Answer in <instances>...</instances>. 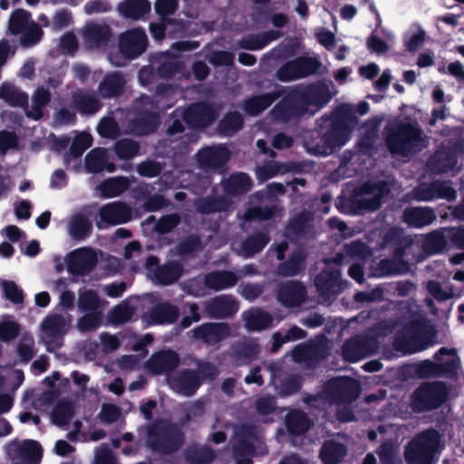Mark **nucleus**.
<instances>
[{
	"label": "nucleus",
	"mask_w": 464,
	"mask_h": 464,
	"mask_svg": "<svg viewBox=\"0 0 464 464\" xmlns=\"http://www.w3.org/2000/svg\"><path fill=\"white\" fill-rule=\"evenodd\" d=\"M101 421L104 423H111L119 420L121 411L119 408L112 404L103 405L99 414Z\"/></svg>",
	"instance_id": "obj_61"
},
{
	"label": "nucleus",
	"mask_w": 464,
	"mask_h": 464,
	"mask_svg": "<svg viewBox=\"0 0 464 464\" xmlns=\"http://www.w3.org/2000/svg\"><path fill=\"white\" fill-rule=\"evenodd\" d=\"M50 100V93L44 88L36 90L32 100V111L26 112L28 117L38 120L42 117V107L46 105Z\"/></svg>",
	"instance_id": "obj_43"
},
{
	"label": "nucleus",
	"mask_w": 464,
	"mask_h": 464,
	"mask_svg": "<svg viewBox=\"0 0 464 464\" xmlns=\"http://www.w3.org/2000/svg\"><path fill=\"white\" fill-rule=\"evenodd\" d=\"M214 459V452L207 448H202L188 456V460L193 464H206Z\"/></svg>",
	"instance_id": "obj_63"
},
{
	"label": "nucleus",
	"mask_w": 464,
	"mask_h": 464,
	"mask_svg": "<svg viewBox=\"0 0 464 464\" xmlns=\"http://www.w3.org/2000/svg\"><path fill=\"white\" fill-rule=\"evenodd\" d=\"M245 326L249 331H259L272 323L270 315L258 309H251L243 314Z\"/></svg>",
	"instance_id": "obj_29"
},
{
	"label": "nucleus",
	"mask_w": 464,
	"mask_h": 464,
	"mask_svg": "<svg viewBox=\"0 0 464 464\" xmlns=\"http://www.w3.org/2000/svg\"><path fill=\"white\" fill-rule=\"evenodd\" d=\"M464 249V225L437 229V254Z\"/></svg>",
	"instance_id": "obj_14"
},
{
	"label": "nucleus",
	"mask_w": 464,
	"mask_h": 464,
	"mask_svg": "<svg viewBox=\"0 0 464 464\" xmlns=\"http://www.w3.org/2000/svg\"><path fill=\"white\" fill-rule=\"evenodd\" d=\"M251 180L246 174L238 173L231 176L225 182V189L229 195L246 192L251 188Z\"/></svg>",
	"instance_id": "obj_37"
},
{
	"label": "nucleus",
	"mask_w": 464,
	"mask_h": 464,
	"mask_svg": "<svg viewBox=\"0 0 464 464\" xmlns=\"http://www.w3.org/2000/svg\"><path fill=\"white\" fill-rule=\"evenodd\" d=\"M435 449V431L428 430L416 437L406 448L408 464H430Z\"/></svg>",
	"instance_id": "obj_4"
},
{
	"label": "nucleus",
	"mask_w": 464,
	"mask_h": 464,
	"mask_svg": "<svg viewBox=\"0 0 464 464\" xmlns=\"http://www.w3.org/2000/svg\"><path fill=\"white\" fill-rule=\"evenodd\" d=\"M435 403V385L426 383L420 386L414 393L413 407L417 411H425L433 408Z\"/></svg>",
	"instance_id": "obj_27"
},
{
	"label": "nucleus",
	"mask_w": 464,
	"mask_h": 464,
	"mask_svg": "<svg viewBox=\"0 0 464 464\" xmlns=\"http://www.w3.org/2000/svg\"><path fill=\"white\" fill-rule=\"evenodd\" d=\"M343 356L347 361L357 362L367 355L358 340L346 342L343 348Z\"/></svg>",
	"instance_id": "obj_49"
},
{
	"label": "nucleus",
	"mask_w": 464,
	"mask_h": 464,
	"mask_svg": "<svg viewBox=\"0 0 464 464\" xmlns=\"http://www.w3.org/2000/svg\"><path fill=\"white\" fill-rule=\"evenodd\" d=\"M303 337L304 331L297 326H293L290 328L285 336H282V334L279 333H276L274 334V344L272 350L276 352L282 343L289 341H295Z\"/></svg>",
	"instance_id": "obj_57"
},
{
	"label": "nucleus",
	"mask_w": 464,
	"mask_h": 464,
	"mask_svg": "<svg viewBox=\"0 0 464 464\" xmlns=\"http://www.w3.org/2000/svg\"><path fill=\"white\" fill-rule=\"evenodd\" d=\"M159 260L155 256H150L147 259V270L154 280L161 285H169L176 281L181 275V269L179 264L169 263L160 268H156Z\"/></svg>",
	"instance_id": "obj_17"
},
{
	"label": "nucleus",
	"mask_w": 464,
	"mask_h": 464,
	"mask_svg": "<svg viewBox=\"0 0 464 464\" xmlns=\"http://www.w3.org/2000/svg\"><path fill=\"white\" fill-rule=\"evenodd\" d=\"M238 307L231 296L220 295L213 300L208 305V310L212 316H227L237 311Z\"/></svg>",
	"instance_id": "obj_26"
},
{
	"label": "nucleus",
	"mask_w": 464,
	"mask_h": 464,
	"mask_svg": "<svg viewBox=\"0 0 464 464\" xmlns=\"http://www.w3.org/2000/svg\"><path fill=\"white\" fill-rule=\"evenodd\" d=\"M74 103L82 113H93L100 108L99 101L93 95L84 92L74 95Z\"/></svg>",
	"instance_id": "obj_46"
},
{
	"label": "nucleus",
	"mask_w": 464,
	"mask_h": 464,
	"mask_svg": "<svg viewBox=\"0 0 464 464\" xmlns=\"http://www.w3.org/2000/svg\"><path fill=\"white\" fill-rule=\"evenodd\" d=\"M273 100L274 97L270 94L254 97L246 102L245 110L251 115L258 114L267 108Z\"/></svg>",
	"instance_id": "obj_48"
},
{
	"label": "nucleus",
	"mask_w": 464,
	"mask_h": 464,
	"mask_svg": "<svg viewBox=\"0 0 464 464\" xmlns=\"http://www.w3.org/2000/svg\"><path fill=\"white\" fill-rule=\"evenodd\" d=\"M229 157L228 150L223 145H218L198 151L197 160L202 168L216 169L221 167Z\"/></svg>",
	"instance_id": "obj_18"
},
{
	"label": "nucleus",
	"mask_w": 464,
	"mask_h": 464,
	"mask_svg": "<svg viewBox=\"0 0 464 464\" xmlns=\"http://www.w3.org/2000/svg\"><path fill=\"white\" fill-rule=\"evenodd\" d=\"M238 280L237 275L224 271L208 274L205 278L206 285L215 290H220L234 285Z\"/></svg>",
	"instance_id": "obj_32"
},
{
	"label": "nucleus",
	"mask_w": 464,
	"mask_h": 464,
	"mask_svg": "<svg viewBox=\"0 0 464 464\" xmlns=\"http://www.w3.org/2000/svg\"><path fill=\"white\" fill-rule=\"evenodd\" d=\"M108 158L103 149L96 148L91 150L85 158V168L89 172H100L106 169L111 172L114 165L107 162Z\"/></svg>",
	"instance_id": "obj_23"
},
{
	"label": "nucleus",
	"mask_w": 464,
	"mask_h": 464,
	"mask_svg": "<svg viewBox=\"0 0 464 464\" xmlns=\"http://www.w3.org/2000/svg\"><path fill=\"white\" fill-rule=\"evenodd\" d=\"M403 217L410 226L421 227L432 221L433 212L427 208H411L405 210Z\"/></svg>",
	"instance_id": "obj_31"
},
{
	"label": "nucleus",
	"mask_w": 464,
	"mask_h": 464,
	"mask_svg": "<svg viewBox=\"0 0 464 464\" xmlns=\"http://www.w3.org/2000/svg\"><path fill=\"white\" fill-rule=\"evenodd\" d=\"M92 143V136L87 132H81L77 134L72 143L70 152L66 155L64 161L69 164L70 158H78L82 156L83 151L91 147Z\"/></svg>",
	"instance_id": "obj_39"
},
{
	"label": "nucleus",
	"mask_w": 464,
	"mask_h": 464,
	"mask_svg": "<svg viewBox=\"0 0 464 464\" xmlns=\"http://www.w3.org/2000/svg\"><path fill=\"white\" fill-rule=\"evenodd\" d=\"M72 323L70 315L53 314L47 317L42 324L41 338L52 351L62 344V337L69 330Z\"/></svg>",
	"instance_id": "obj_7"
},
{
	"label": "nucleus",
	"mask_w": 464,
	"mask_h": 464,
	"mask_svg": "<svg viewBox=\"0 0 464 464\" xmlns=\"http://www.w3.org/2000/svg\"><path fill=\"white\" fill-rule=\"evenodd\" d=\"M425 42V32L418 25H413L404 34V44L410 52H416Z\"/></svg>",
	"instance_id": "obj_41"
},
{
	"label": "nucleus",
	"mask_w": 464,
	"mask_h": 464,
	"mask_svg": "<svg viewBox=\"0 0 464 464\" xmlns=\"http://www.w3.org/2000/svg\"><path fill=\"white\" fill-rule=\"evenodd\" d=\"M148 443L153 449L169 452L179 448L180 440L166 421H160L148 430Z\"/></svg>",
	"instance_id": "obj_8"
},
{
	"label": "nucleus",
	"mask_w": 464,
	"mask_h": 464,
	"mask_svg": "<svg viewBox=\"0 0 464 464\" xmlns=\"http://www.w3.org/2000/svg\"><path fill=\"white\" fill-rule=\"evenodd\" d=\"M102 322L101 312H91L81 317L76 327L80 332H87L96 329Z\"/></svg>",
	"instance_id": "obj_51"
},
{
	"label": "nucleus",
	"mask_w": 464,
	"mask_h": 464,
	"mask_svg": "<svg viewBox=\"0 0 464 464\" xmlns=\"http://www.w3.org/2000/svg\"><path fill=\"white\" fill-rule=\"evenodd\" d=\"M320 63L315 57L298 58L284 64L277 72V77L288 82L317 72Z\"/></svg>",
	"instance_id": "obj_9"
},
{
	"label": "nucleus",
	"mask_w": 464,
	"mask_h": 464,
	"mask_svg": "<svg viewBox=\"0 0 464 464\" xmlns=\"http://www.w3.org/2000/svg\"><path fill=\"white\" fill-rule=\"evenodd\" d=\"M115 150L121 159H130L138 153L139 146L132 140H122L116 144Z\"/></svg>",
	"instance_id": "obj_59"
},
{
	"label": "nucleus",
	"mask_w": 464,
	"mask_h": 464,
	"mask_svg": "<svg viewBox=\"0 0 464 464\" xmlns=\"http://www.w3.org/2000/svg\"><path fill=\"white\" fill-rule=\"evenodd\" d=\"M98 132L102 137L113 138L118 133V126L112 119L106 118L101 121Z\"/></svg>",
	"instance_id": "obj_62"
},
{
	"label": "nucleus",
	"mask_w": 464,
	"mask_h": 464,
	"mask_svg": "<svg viewBox=\"0 0 464 464\" xmlns=\"http://www.w3.org/2000/svg\"><path fill=\"white\" fill-rule=\"evenodd\" d=\"M330 98V92L324 84L295 90L276 106L274 114L283 120L304 112L313 114L326 104Z\"/></svg>",
	"instance_id": "obj_1"
},
{
	"label": "nucleus",
	"mask_w": 464,
	"mask_h": 464,
	"mask_svg": "<svg viewBox=\"0 0 464 464\" xmlns=\"http://www.w3.org/2000/svg\"><path fill=\"white\" fill-rule=\"evenodd\" d=\"M178 356L171 351H163L153 355L148 362V368L153 373L169 371L177 366Z\"/></svg>",
	"instance_id": "obj_22"
},
{
	"label": "nucleus",
	"mask_w": 464,
	"mask_h": 464,
	"mask_svg": "<svg viewBox=\"0 0 464 464\" xmlns=\"http://www.w3.org/2000/svg\"><path fill=\"white\" fill-rule=\"evenodd\" d=\"M147 46V36L144 31L140 29H132L121 34L119 37L120 52L123 55L122 59L110 57V61L116 66L125 64V60L133 59L142 53Z\"/></svg>",
	"instance_id": "obj_3"
},
{
	"label": "nucleus",
	"mask_w": 464,
	"mask_h": 464,
	"mask_svg": "<svg viewBox=\"0 0 464 464\" xmlns=\"http://www.w3.org/2000/svg\"><path fill=\"white\" fill-rule=\"evenodd\" d=\"M109 34V28L103 24H89L83 30L85 43L90 47H94L102 43Z\"/></svg>",
	"instance_id": "obj_35"
},
{
	"label": "nucleus",
	"mask_w": 464,
	"mask_h": 464,
	"mask_svg": "<svg viewBox=\"0 0 464 464\" xmlns=\"http://www.w3.org/2000/svg\"><path fill=\"white\" fill-rule=\"evenodd\" d=\"M72 416V406L68 403L58 404L53 410L52 420L58 426H65Z\"/></svg>",
	"instance_id": "obj_54"
},
{
	"label": "nucleus",
	"mask_w": 464,
	"mask_h": 464,
	"mask_svg": "<svg viewBox=\"0 0 464 464\" xmlns=\"http://www.w3.org/2000/svg\"><path fill=\"white\" fill-rule=\"evenodd\" d=\"M67 270L75 276L89 274L97 263L96 253L89 247L78 248L66 256Z\"/></svg>",
	"instance_id": "obj_11"
},
{
	"label": "nucleus",
	"mask_w": 464,
	"mask_h": 464,
	"mask_svg": "<svg viewBox=\"0 0 464 464\" xmlns=\"http://www.w3.org/2000/svg\"><path fill=\"white\" fill-rule=\"evenodd\" d=\"M150 9L148 0H125L118 5L119 13L129 18L138 19Z\"/></svg>",
	"instance_id": "obj_28"
},
{
	"label": "nucleus",
	"mask_w": 464,
	"mask_h": 464,
	"mask_svg": "<svg viewBox=\"0 0 464 464\" xmlns=\"http://www.w3.org/2000/svg\"><path fill=\"white\" fill-rule=\"evenodd\" d=\"M132 314V308L126 304H121L111 311L109 319L112 324H120L129 321Z\"/></svg>",
	"instance_id": "obj_56"
},
{
	"label": "nucleus",
	"mask_w": 464,
	"mask_h": 464,
	"mask_svg": "<svg viewBox=\"0 0 464 464\" xmlns=\"http://www.w3.org/2000/svg\"><path fill=\"white\" fill-rule=\"evenodd\" d=\"M238 445L236 448V459L237 464H252L250 456L254 451L264 453L265 450L262 446V441L258 437L254 436L251 432L237 434Z\"/></svg>",
	"instance_id": "obj_16"
},
{
	"label": "nucleus",
	"mask_w": 464,
	"mask_h": 464,
	"mask_svg": "<svg viewBox=\"0 0 464 464\" xmlns=\"http://www.w3.org/2000/svg\"><path fill=\"white\" fill-rule=\"evenodd\" d=\"M0 99L12 106H23L27 97L15 87L5 83L0 87Z\"/></svg>",
	"instance_id": "obj_42"
},
{
	"label": "nucleus",
	"mask_w": 464,
	"mask_h": 464,
	"mask_svg": "<svg viewBox=\"0 0 464 464\" xmlns=\"http://www.w3.org/2000/svg\"><path fill=\"white\" fill-rule=\"evenodd\" d=\"M356 124L357 120L355 117H350L347 121H343L334 124L330 132L324 137L326 148H324L320 153L328 154L334 149L343 146L350 139L351 132Z\"/></svg>",
	"instance_id": "obj_12"
},
{
	"label": "nucleus",
	"mask_w": 464,
	"mask_h": 464,
	"mask_svg": "<svg viewBox=\"0 0 464 464\" xmlns=\"http://www.w3.org/2000/svg\"><path fill=\"white\" fill-rule=\"evenodd\" d=\"M105 303L102 301L97 294L90 289L79 291L77 306L80 311L99 312L100 308L104 306Z\"/></svg>",
	"instance_id": "obj_33"
},
{
	"label": "nucleus",
	"mask_w": 464,
	"mask_h": 464,
	"mask_svg": "<svg viewBox=\"0 0 464 464\" xmlns=\"http://www.w3.org/2000/svg\"><path fill=\"white\" fill-rule=\"evenodd\" d=\"M382 182L364 184L355 197V202L361 208L373 210L380 207L381 199L386 193Z\"/></svg>",
	"instance_id": "obj_15"
},
{
	"label": "nucleus",
	"mask_w": 464,
	"mask_h": 464,
	"mask_svg": "<svg viewBox=\"0 0 464 464\" xmlns=\"http://www.w3.org/2000/svg\"><path fill=\"white\" fill-rule=\"evenodd\" d=\"M5 374L0 376V386L5 385L15 391L24 382V373L20 370L4 369Z\"/></svg>",
	"instance_id": "obj_50"
},
{
	"label": "nucleus",
	"mask_w": 464,
	"mask_h": 464,
	"mask_svg": "<svg viewBox=\"0 0 464 464\" xmlns=\"http://www.w3.org/2000/svg\"><path fill=\"white\" fill-rule=\"evenodd\" d=\"M9 30L14 34H20L21 42L25 45L34 44L43 34L39 25L30 19V14L24 10L13 13L9 20Z\"/></svg>",
	"instance_id": "obj_6"
},
{
	"label": "nucleus",
	"mask_w": 464,
	"mask_h": 464,
	"mask_svg": "<svg viewBox=\"0 0 464 464\" xmlns=\"http://www.w3.org/2000/svg\"><path fill=\"white\" fill-rule=\"evenodd\" d=\"M124 82L123 78L117 73L108 75L101 82L99 92L103 98L114 96L121 90Z\"/></svg>",
	"instance_id": "obj_38"
},
{
	"label": "nucleus",
	"mask_w": 464,
	"mask_h": 464,
	"mask_svg": "<svg viewBox=\"0 0 464 464\" xmlns=\"http://www.w3.org/2000/svg\"><path fill=\"white\" fill-rule=\"evenodd\" d=\"M194 337L208 343H216L228 335L223 324H206L193 330Z\"/></svg>",
	"instance_id": "obj_21"
},
{
	"label": "nucleus",
	"mask_w": 464,
	"mask_h": 464,
	"mask_svg": "<svg viewBox=\"0 0 464 464\" xmlns=\"http://www.w3.org/2000/svg\"><path fill=\"white\" fill-rule=\"evenodd\" d=\"M130 186L128 179L119 177L110 179L99 186L101 194L105 198H114L124 192Z\"/></svg>",
	"instance_id": "obj_34"
},
{
	"label": "nucleus",
	"mask_w": 464,
	"mask_h": 464,
	"mask_svg": "<svg viewBox=\"0 0 464 464\" xmlns=\"http://www.w3.org/2000/svg\"><path fill=\"white\" fill-rule=\"evenodd\" d=\"M345 454V447L342 443L336 441L325 442L321 450L322 459L327 464L341 461Z\"/></svg>",
	"instance_id": "obj_36"
},
{
	"label": "nucleus",
	"mask_w": 464,
	"mask_h": 464,
	"mask_svg": "<svg viewBox=\"0 0 464 464\" xmlns=\"http://www.w3.org/2000/svg\"><path fill=\"white\" fill-rule=\"evenodd\" d=\"M435 449V431L428 430L416 437L406 448L408 464H430Z\"/></svg>",
	"instance_id": "obj_5"
},
{
	"label": "nucleus",
	"mask_w": 464,
	"mask_h": 464,
	"mask_svg": "<svg viewBox=\"0 0 464 464\" xmlns=\"http://www.w3.org/2000/svg\"><path fill=\"white\" fill-rule=\"evenodd\" d=\"M304 296L302 285L290 283L284 285L278 292V300L285 306L292 307L299 304Z\"/></svg>",
	"instance_id": "obj_25"
},
{
	"label": "nucleus",
	"mask_w": 464,
	"mask_h": 464,
	"mask_svg": "<svg viewBox=\"0 0 464 464\" xmlns=\"http://www.w3.org/2000/svg\"><path fill=\"white\" fill-rule=\"evenodd\" d=\"M19 333V325L9 317H5L0 321V340L10 342L14 340Z\"/></svg>",
	"instance_id": "obj_53"
},
{
	"label": "nucleus",
	"mask_w": 464,
	"mask_h": 464,
	"mask_svg": "<svg viewBox=\"0 0 464 464\" xmlns=\"http://www.w3.org/2000/svg\"><path fill=\"white\" fill-rule=\"evenodd\" d=\"M288 170L289 168L287 165L276 161H271L267 164L257 167L256 173L257 179L264 181L276 176L277 174L285 173Z\"/></svg>",
	"instance_id": "obj_44"
},
{
	"label": "nucleus",
	"mask_w": 464,
	"mask_h": 464,
	"mask_svg": "<svg viewBox=\"0 0 464 464\" xmlns=\"http://www.w3.org/2000/svg\"><path fill=\"white\" fill-rule=\"evenodd\" d=\"M461 360L456 348L440 347L437 351V378L459 380Z\"/></svg>",
	"instance_id": "obj_10"
},
{
	"label": "nucleus",
	"mask_w": 464,
	"mask_h": 464,
	"mask_svg": "<svg viewBox=\"0 0 464 464\" xmlns=\"http://www.w3.org/2000/svg\"><path fill=\"white\" fill-rule=\"evenodd\" d=\"M392 154L407 157L428 145L421 131L411 125L401 124L387 139Z\"/></svg>",
	"instance_id": "obj_2"
},
{
	"label": "nucleus",
	"mask_w": 464,
	"mask_h": 464,
	"mask_svg": "<svg viewBox=\"0 0 464 464\" xmlns=\"http://www.w3.org/2000/svg\"><path fill=\"white\" fill-rule=\"evenodd\" d=\"M171 389L186 396L192 395L199 386V379L195 372L188 371L179 372L169 379Z\"/></svg>",
	"instance_id": "obj_20"
},
{
	"label": "nucleus",
	"mask_w": 464,
	"mask_h": 464,
	"mask_svg": "<svg viewBox=\"0 0 464 464\" xmlns=\"http://www.w3.org/2000/svg\"><path fill=\"white\" fill-rule=\"evenodd\" d=\"M278 32L273 31L263 36H252L243 41V47L251 50L263 48L268 42L278 37Z\"/></svg>",
	"instance_id": "obj_55"
},
{
	"label": "nucleus",
	"mask_w": 464,
	"mask_h": 464,
	"mask_svg": "<svg viewBox=\"0 0 464 464\" xmlns=\"http://www.w3.org/2000/svg\"><path fill=\"white\" fill-rule=\"evenodd\" d=\"M21 458L29 464H39L42 450L35 440H24L19 447Z\"/></svg>",
	"instance_id": "obj_40"
},
{
	"label": "nucleus",
	"mask_w": 464,
	"mask_h": 464,
	"mask_svg": "<svg viewBox=\"0 0 464 464\" xmlns=\"http://www.w3.org/2000/svg\"><path fill=\"white\" fill-rule=\"evenodd\" d=\"M268 242V238L264 234H258L249 237L242 245L240 254L246 257L251 256L259 252Z\"/></svg>",
	"instance_id": "obj_47"
},
{
	"label": "nucleus",
	"mask_w": 464,
	"mask_h": 464,
	"mask_svg": "<svg viewBox=\"0 0 464 464\" xmlns=\"http://www.w3.org/2000/svg\"><path fill=\"white\" fill-rule=\"evenodd\" d=\"M178 317L176 307L169 304H160L155 306L149 314L144 315L147 324L171 323Z\"/></svg>",
	"instance_id": "obj_24"
},
{
	"label": "nucleus",
	"mask_w": 464,
	"mask_h": 464,
	"mask_svg": "<svg viewBox=\"0 0 464 464\" xmlns=\"http://www.w3.org/2000/svg\"><path fill=\"white\" fill-rule=\"evenodd\" d=\"M242 127V117L239 113L227 114L220 122V130L227 136L233 134Z\"/></svg>",
	"instance_id": "obj_52"
},
{
	"label": "nucleus",
	"mask_w": 464,
	"mask_h": 464,
	"mask_svg": "<svg viewBox=\"0 0 464 464\" xmlns=\"http://www.w3.org/2000/svg\"><path fill=\"white\" fill-rule=\"evenodd\" d=\"M452 390V384L444 381H437V410L450 400Z\"/></svg>",
	"instance_id": "obj_60"
},
{
	"label": "nucleus",
	"mask_w": 464,
	"mask_h": 464,
	"mask_svg": "<svg viewBox=\"0 0 464 464\" xmlns=\"http://www.w3.org/2000/svg\"><path fill=\"white\" fill-rule=\"evenodd\" d=\"M92 229V223L82 214L73 215L68 223V233L73 239H83Z\"/></svg>",
	"instance_id": "obj_30"
},
{
	"label": "nucleus",
	"mask_w": 464,
	"mask_h": 464,
	"mask_svg": "<svg viewBox=\"0 0 464 464\" xmlns=\"http://www.w3.org/2000/svg\"><path fill=\"white\" fill-rule=\"evenodd\" d=\"M160 165L154 161H145L137 167L138 173L148 178L157 176L160 172Z\"/></svg>",
	"instance_id": "obj_64"
},
{
	"label": "nucleus",
	"mask_w": 464,
	"mask_h": 464,
	"mask_svg": "<svg viewBox=\"0 0 464 464\" xmlns=\"http://www.w3.org/2000/svg\"><path fill=\"white\" fill-rule=\"evenodd\" d=\"M34 338L31 335L24 334L17 345V353L21 359L28 362L34 355Z\"/></svg>",
	"instance_id": "obj_58"
},
{
	"label": "nucleus",
	"mask_w": 464,
	"mask_h": 464,
	"mask_svg": "<svg viewBox=\"0 0 464 464\" xmlns=\"http://www.w3.org/2000/svg\"><path fill=\"white\" fill-rule=\"evenodd\" d=\"M286 427L293 434H301L309 427V421L300 411H293L286 417Z\"/></svg>",
	"instance_id": "obj_45"
},
{
	"label": "nucleus",
	"mask_w": 464,
	"mask_h": 464,
	"mask_svg": "<svg viewBox=\"0 0 464 464\" xmlns=\"http://www.w3.org/2000/svg\"><path fill=\"white\" fill-rule=\"evenodd\" d=\"M184 121L192 128H203L215 118L214 110L204 103L190 106L183 113Z\"/></svg>",
	"instance_id": "obj_19"
},
{
	"label": "nucleus",
	"mask_w": 464,
	"mask_h": 464,
	"mask_svg": "<svg viewBox=\"0 0 464 464\" xmlns=\"http://www.w3.org/2000/svg\"><path fill=\"white\" fill-rule=\"evenodd\" d=\"M100 219L97 226L103 228L107 226H115L128 222L131 219V209L121 202H111L103 206L99 212Z\"/></svg>",
	"instance_id": "obj_13"
}]
</instances>
